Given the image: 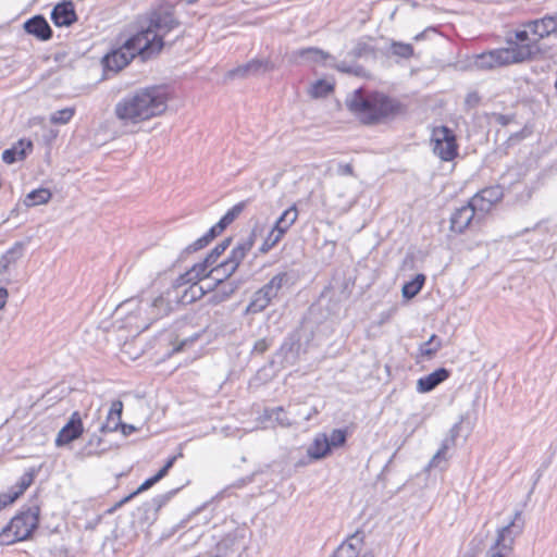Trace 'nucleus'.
I'll return each mask as SVG.
<instances>
[{
    "label": "nucleus",
    "mask_w": 557,
    "mask_h": 557,
    "mask_svg": "<svg viewBox=\"0 0 557 557\" xmlns=\"http://www.w3.org/2000/svg\"><path fill=\"white\" fill-rule=\"evenodd\" d=\"M164 86L140 88L124 96L114 107L115 116L124 124H137L162 114L168 108Z\"/></svg>",
    "instance_id": "f257e3e1"
},
{
    "label": "nucleus",
    "mask_w": 557,
    "mask_h": 557,
    "mask_svg": "<svg viewBox=\"0 0 557 557\" xmlns=\"http://www.w3.org/2000/svg\"><path fill=\"white\" fill-rule=\"evenodd\" d=\"M348 110L364 125H377L394 119L404 107L397 100L380 91L356 89L346 99Z\"/></svg>",
    "instance_id": "f03ea898"
},
{
    "label": "nucleus",
    "mask_w": 557,
    "mask_h": 557,
    "mask_svg": "<svg viewBox=\"0 0 557 557\" xmlns=\"http://www.w3.org/2000/svg\"><path fill=\"white\" fill-rule=\"evenodd\" d=\"M180 26L175 17L174 9L170 5H161L152 10L143 21L140 28L134 37L140 38V45L145 46L150 57L159 54L164 47V37Z\"/></svg>",
    "instance_id": "7ed1b4c3"
},
{
    "label": "nucleus",
    "mask_w": 557,
    "mask_h": 557,
    "mask_svg": "<svg viewBox=\"0 0 557 557\" xmlns=\"http://www.w3.org/2000/svg\"><path fill=\"white\" fill-rule=\"evenodd\" d=\"M40 506L37 498L32 499L27 506L10 520L0 532V544L11 545L16 542L26 541L39 525Z\"/></svg>",
    "instance_id": "20e7f679"
},
{
    "label": "nucleus",
    "mask_w": 557,
    "mask_h": 557,
    "mask_svg": "<svg viewBox=\"0 0 557 557\" xmlns=\"http://www.w3.org/2000/svg\"><path fill=\"white\" fill-rule=\"evenodd\" d=\"M140 40L138 37L131 36L120 49L107 53L101 61L104 72L115 74L135 57H139L141 61L151 59L146 48L148 42L145 41V46H141Z\"/></svg>",
    "instance_id": "39448f33"
},
{
    "label": "nucleus",
    "mask_w": 557,
    "mask_h": 557,
    "mask_svg": "<svg viewBox=\"0 0 557 557\" xmlns=\"http://www.w3.org/2000/svg\"><path fill=\"white\" fill-rule=\"evenodd\" d=\"M248 203V200L240 201L233 206L226 213L211 226L208 232L199 237L197 240L188 245L180 255L178 261H183L189 253L196 252L206 248L213 239H215L222 232L226 230L244 211Z\"/></svg>",
    "instance_id": "423d86ee"
},
{
    "label": "nucleus",
    "mask_w": 557,
    "mask_h": 557,
    "mask_svg": "<svg viewBox=\"0 0 557 557\" xmlns=\"http://www.w3.org/2000/svg\"><path fill=\"white\" fill-rule=\"evenodd\" d=\"M507 44V49L511 52L510 55L515 57L516 63L532 60L541 53L539 40L535 36H532L528 23L524 24L523 29L516 30L515 39L508 38Z\"/></svg>",
    "instance_id": "0eeeda50"
},
{
    "label": "nucleus",
    "mask_w": 557,
    "mask_h": 557,
    "mask_svg": "<svg viewBox=\"0 0 557 557\" xmlns=\"http://www.w3.org/2000/svg\"><path fill=\"white\" fill-rule=\"evenodd\" d=\"M431 145L435 156L442 161H451L458 156L456 134L448 126L434 127L431 135Z\"/></svg>",
    "instance_id": "6e6552de"
},
{
    "label": "nucleus",
    "mask_w": 557,
    "mask_h": 557,
    "mask_svg": "<svg viewBox=\"0 0 557 557\" xmlns=\"http://www.w3.org/2000/svg\"><path fill=\"white\" fill-rule=\"evenodd\" d=\"M522 528V515L517 511L513 520L498 531L495 545L488 552L490 557H507L506 554L511 550L515 536L521 533Z\"/></svg>",
    "instance_id": "1a4fd4ad"
},
{
    "label": "nucleus",
    "mask_w": 557,
    "mask_h": 557,
    "mask_svg": "<svg viewBox=\"0 0 557 557\" xmlns=\"http://www.w3.org/2000/svg\"><path fill=\"white\" fill-rule=\"evenodd\" d=\"M301 343L299 335L297 333H292L284 338L281 347L270 361V364H278L282 368L292 367L298 361Z\"/></svg>",
    "instance_id": "9d476101"
},
{
    "label": "nucleus",
    "mask_w": 557,
    "mask_h": 557,
    "mask_svg": "<svg viewBox=\"0 0 557 557\" xmlns=\"http://www.w3.org/2000/svg\"><path fill=\"white\" fill-rule=\"evenodd\" d=\"M173 304H175L173 297H169L168 292L156 297L151 304L147 305V309H145L146 318L141 323L135 325L136 329L147 330L154 321L168 315L173 310Z\"/></svg>",
    "instance_id": "9b49d317"
},
{
    "label": "nucleus",
    "mask_w": 557,
    "mask_h": 557,
    "mask_svg": "<svg viewBox=\"0 0 557 557\" xmlns=\"http://www.w3.org/2000/svg\"><path fill=\"white\" fill-rule=\"evenodd\" d=\"M274 69V64L269 59H252L249 62L238 65L226 73L230 79L247 78L259 76Z\"/></svg>",
    "instance_id": "f8f14e48"
},
{
    "label": "nucleus",
    "mask_w": 557,
    "mask_h": 557,
    "mask_svg": "<svg viewBox=\"0 0 557 557\" xmlns=\"http://www.w3.org/2000/svg\"><path fill=\"white\" fill-rule=\"evenodd\" d=\"M507 48L494 49L476 57L475 65L482 70H491L497 66L509 65L515 62V57Z\"/></svg>",
    "instance_id": "ddd939ff"
},
{
    "label": "nucleus",
    "mask_w": 557,
    "mask_h": 557,
    "mask_svg": "<svg viewBox=\"0 0 557 557\" xmlns=\"http://www.w3.org/2000/svg\"><path fill=\"white\" fill-rule=\"evenodd\" d=\"M257 240V232L252 230L246 237H242L232 248L228 257L225 259L233 270L237 271L240 263L253 248Z\"/></svg>",
    "instance_id": "4468645a"
},
{
    "label": "nucleus",
    "mask_w": 557,
    "mask_h": 557,
    "mask_svg": "<svg viewBox=\"0 0 557 557\" xmlns=\"http://www.w3.org/2000/svg\"><path fill=\"white\" fill-rule=\"evenodd\" d=\"M83 432L84 426L82 417L78 411H74L71 414L67 423L59 431L55 438V445L58 447L69 445L70 443L81 437Z\"/></svg>",
    "instance_id": "2eb2a0df"
},
{
    "label": "nucleus",
    "mask_w": 557,
    "mask_h": 557,
    "mask_svg": "<svg viewBox=\"0 0 557 557\" xmlns=\"http://www.w3.org/2000/svg\"><path fill=\"white\" fill-rule=\"evenodd\" d=\"M480 223L473 208L468 203L456 209L450 216V230L456 233H463L468 227Z\"/></svg>",
    "instance_id": "dca6fc26"
},
{
    "label": "nucleus",
    "mask_w": 557,
    "mask_h": 557,
    "mask_svg": "<svg viewBox=\"0 0 557 557\" xmlns=\"http://www.w3.org/2000/svg\"><path fill=\"white\" fill-rule=\"evenodd\" d=\"M35 471L25 472L8 492L0 493V510L12 505L33 484Z\"/></svg>",
    "instance_id": "f3484780"
},
{
    "label": "nucleus",
    "mask_w": 557,
    "mask_h": 557,
    "mask_svg": "<svg viewBox=\"0 0 557 557\" xmlns=\"http://www.w3.org/2000/svg\"><path fill=\"white\" fill-rule=\"evenodd\" d=\"M51 21L58 27H69L77 21L75 7L71 0H63L51 11Z\"/></svg>",
    "instance_id": "a211bd4d"
},
{
    "label": "nucleus",
    "mask_w": 557,
    "mask_h": 557,
    "mask_svg": "<svg viewBox=\"0 0 557 557\" xmlns=\"http://www.w3.org/2000/svg\"><path fill=\"white\" fill-rule=\"evenodd\" d=\"M23 28L28 35L34 36L40 41H47L51 39L53 35L51 26L41 14L34 15L26 20L23 24Z\"/></svg>",
    "instance_id": "6ab92c4d"
},
{
    "label": "nucleus",
    "mask_w": 557,
    "mask_h": 557,
    "mask_svg": "<svg viewBox=\"0 0 557 557\" xmlns=\"http://www.w3.org/2000/svg\"><path fill=\"white\" fill-rule=\"evenodd\" d=\"M532 36L537 40L548 37L557 33V13L553 15H545L542 18L528 22Z\"/></svg>",
    "instance_id": "aec40b11"
},
{
    "label": "nucleus",
    "mask_w": 557,
    "mask_h": 557,
    "mask_svg": "<svg viewBox=\"0 0 557 557\" xmlns=\"http://www.w3.org/2000/svg\"><path fill=\"white\" fill-rule=\"evenodd\" d=\"M239 281H225L222 284L215 285L214 283L213 285H208L207 290L213 292L209 301L213 305L226 301L239 288Z\"/></svg>",
    "instance_id": "412c9836"
},
{
    "label": "nucleus",
    "mask_w": 557,
    "mask_h": 557,
    "mask_svg": "<svg viewBox=\"0 0 557 557\" xmlns=\"http://www.w3.org/2000/svg\"><path fill=\"white\" fill-rule=\"evenodd\" d=\"M450 375V371L446 368H438L432 373L422 376L417 382V391L419 393H429L446 381Z\"/></svg>",
    "instance_id": "4be33fe9"
},
{
    "label": "nucleus",
    "mask_w": 557,
    "mask_h": 557,
    "mask_svg": "<svg viewBox=\"0 0 557 557\" xmlns=\"http://www.w3.org/2000/svg\"><path fill=\"white\" fill-rule=\"evenodd\" d=\"M331 454L332 450L325 433H318L307 448V457L309 458V461L322 460Z\"/></svg>",
    "instance_id": "5701e85b"
},
{
    "label": "nucleus",
    "mask_w": 557,
    "mask_h": 557,
    "mask_svg": "<svg viewBox=\"0 0 557 557\" xmlns=\"http://www.w3.org/2000/svg\"><path fill=\"white\" fill-rule=\"evenodd\" d=\"M206 294L205 288L199 285V282H193L187 287L182 289L181 293L172 295L173 300L177 305H190L196 300L200 299Z\"/></svg>",
    "instance_id": "b1692460"
},
{
    "label": "nucleus",
    "mask_w": 557,
    "mask_h": 557,
    "mask_svg": "<svg viewBox=\"0 0 557 557\" xmlns=\"http://www.w3.org/2000/svg\"><path fill=\"white\" fill-rule=\"evenodd\" d=\"M32 150L33 143L30 140L20 139L16 145L2 152V160L7 164H13L18 160L25 159Z\"/></svg>",
    "instance_id": "393cba45"
},
{
    "label": "nucleus",
    "mask_w": 557,
    "mask_h": 557,
    "mask_svg": "<svg viewBox=\"0 0 557 557\" xmlns=\"http://www.w3.org/2000/svg\"><path fill=\"white\" fill-rule=\"evenodd\" d=\"M289 412H287L284 407H274V408H265L260 416V420L265 422H275L277 425L282 428L292 426L296 423L295 420H292L288 417Z\"/></svg>",
    "instance_id": "a878e982"
},
{
    "label": "nucleus",
    "mask_w": 557,
    "mask_h": 557,
    "mask_svg": "<svg viewBox=\"0 0 557 557\" xmlns=\"http://www.w3.org/2000/svg\"><path fill=\"white\" fill-rule=\"evenodd\" d=\"M288 280L289 275L287 272H280L263 285L261 289L273 300L278 296L280 290L287 284Z\"/></svg>",
    "instance_id": "bb28decb"
},
{
    "label": "nucleus",
    "mask_w": 557,
    "mask_h": 557,
    "mask_svg": "<svg viewBox=\"0 0 557 557\" xmlns=\"http://www.w3.org/2000/svg\"><path fill=\"white\" fill-rule=\"evenodd\" d=\"M24 253V244L22 242L15 243L1 258H0V272L9 270L10 265L15 263Z\"/></svg>",
    "instance_id": "cd10ccee"
},
{
    "label": "nucleus",
    "mask_w": 557,
    "mask_h": 557,
    "mask_svg": "<svg viewBox=\"0 0 557 557\" xmlns=\"http://www.w3.org/2000/svg\"><path fill=\"white\" fill-rule=\"evenodd\" d=\"M271 298L263 292V289L259 288L253 293L252 298L246 308V313H260L271 304Z\"/></svg>",
    "instance_id": "c85d7f7f"
},
{
    "label": "nucleus",
    "mask_w": 557,
    "mask_h": 557,
    "mask_svg": "<svg viewBox=\"0 0 557 557\" xmlns=\"http://www.w3.org/2000/svg\"><path fill=\"white\" fill-rule=\"evenodd\" d=\"M471 208H473V212L478 216V221H481L485 218V215L491 211L493 205L487 202V199L478 191L468 202Z\"/></svg>",
    "instance_id": "c756f323"
},
{
    "label": "nucleus",
    "mask_w": 557,
    "mask_h": 557,
    "mask_svg": "<svg viewBox=\"0 0 557 557\" xmlns=\"http://www.w3.org/2000/svg\"><path fill=\"white\" fill-rule=\"evenodd\" d=\"M236 271L232 269L224 260L210 269V280H212L215 285L222 284L227 281Z\"/></svg>",
    "instance_id": "7c9ffc66"
},
{
    "label": "nucleus",
    "mask_w": 557,
    "mask_h": 557,
    "mask_svg": "<svg viewBox=\"0 0 557 557\" xmlns=\"http://www.w3.org/2000/svg\"><path fill=\"white\" fill-rule=\"evenodd\" d=\"M424 274H417L411 281L406 282L403 286V297L405 299H412L416 297L424 286L425 283Z\"/></svg>",
    "instance_id": "2f4dec72"
},
{
    "label": "nucleus",
    "mask_w": 557,
    "mask_h": 557,
    "mask_svg": "<svg viewBox=\"0 0 557 557\" xmlns=\"http://www.w3.org/2000/svg\"><path fill=\"white\" fill-rule=\"evenodd\" d=\"M51 191L47 188H38L27 194L24 203L27 207H34L47 203L51 198Z\"/></svg>",
    "instance_id": "473e14b6"
},
{
    "label": "nucleus",
    "mask_w": 557,
    "mask_h": 557,
    "mask_svg": "<svg viewBox=\"0 0 557 557\" xmlns=\"http://www.w3.org/2000/svg\"><path fill=\"white\" fill-rule=\"evenodd\" d=\"M298 54L300 58L308 60V61H313V62H321V61H326V60L334 61L335 60V58L332 57L330 53H327L319 48H314V47L301 49L298 52Z\"/></svg>",
    "instance_id": "72a5a7b5"
},
{
    "label": "nucleus",
    "mask_w": 557,
    "mask_h": 557,
    "mask_svg": "<svg viewBox=\"0 0 557 557\" xmlns=\"http://www.w3.org/2000/svg\"><path fill=\"white\" fill-rule=\"evenodd\" d=\"M329 65L332 67H335L337 71H339L342 73L351 74V75H355L358 77H362L366 75L364 67L357 63L348 64L346 61H342V62L337 63L336 60H334V61H331L329 63Z\"/></svg>",
    "instance_id": "f704fd0d"
},
{
    "label": "nucleus",
    "mask_w": 557,
    "mask_h": 557,
    "mask_svg": "<svg viewBox=\"0 0 557 557\" xmlns=\"http://www.w3.org/2000/svg\"><path fill=\"white\" fill-rule=\"evenodd\" d=\"M442 347L441 339L433 334L429 341L422 343L419 347L420 355L431 359Z\"/></svg>",
    "instance_id": "c9c22d12"
},
{
    "label": "nucleus",
    "mask_w": 557,
    "mask_h": 557,
    "mask_svg": "<svg viewBox=\"0 0 557 557\" xmlns=\"http://www.w3.org/2000/svg\"><path fill=\"white\" fill-rule=\"evenodd\" d=\"M193 282H196V278L193 277V274L188 270L175 278V281L172 284V287L168 289V296L172 297V295L181 293L182 289L187 287Z\"/></svg>",
    "instance_id": "e433bc0d"
},
{
    "label": "nucleus",
    "mask_w": 557,
    "mask_h": 557,
    "mask_svg": "<svg viewBox=\"0 0 557 557\" xmlns=\"http://www.w3.org/2000/svg\"><path fill=\"white\" fill-rule=\"evenodd\" d=\"M211 268H213V265L205 258L201 262L194 264L189 271L193 274V277L200 282L203 278H210Z\"/></svg>",
    "instance_id": "4c0bfd02"
},
{
    "label": "nucleus",
    "mask_w": 557,
    "mask_h": 557,
    "mask_svg": "<svg viewBox=\"0 0 557 557\" xmlns=\"http://www.w3.org/2000/svg\"><path fill=\"white\" fill-rule=\"evenodd\" d=\"M121 430L124 436H128L133 434L136 431V428L133 424H127L121 421H116L113 425H110L109 423H102L99 426L100 433H108V432H115L117 430Z\"/></svg>",
    "instance_id": "58836bf2"
},
{
    "label": "nucleus",
    "mask_w": 557,
    "mask_h": 557,
    "mask_svg": "<svg viewBox=\"0 0 557 557\" xmlns=\"http://www.w3.org/2000/svg\"><path fill=\"white\" fill-rule=\"evenodd\" d=\"M413 47L410 44L393 40L391 44V53L401 59H410L413 55Z\"/></svg>",
    "instance_id": "ea45409f"
},
{
    "label": "nucleus",
    "mask_w": 557,
    "mask_h": 557,
    "mask_svg": "<svg viewBox=\"0 0 557 557\" xmlns=\"http://www.w3.org/2000/svg\"><path fill=\"white\" fill-rule=\"evenodd\" d=\"M363 541H364V533L360 530H357L354 534H351L350 536H348L346 539V541H344L339 546H350V549L352 552V556L354 557H357L358 556V552L361 547V545L363 544Z\"/></svg>",
    "instance_id": "a19ab883"
},
{
    "label": "nucleus",
    "mask_w": 557,
    "mask_h": 557,
    "mask_svg": "<svg viewBox=\"0 0 557 557\" xmlns=\"http://www.w3.org/2000/svg\"><path fill=\"white\" fill-rule=\"evenodd\" d=\"M334 89V84L326 79H318L311 88V96L313 98L326 97Z\"/></svg>",
    "instance_id": "79ce46f5"
},
{
    "label": "nucleus",
    "mask_w": 557,
    "mask_h": 557,
    "mask_svg": "<svg viewBox=\"0 0 557 557\" xmlns=\"http://www.w3.org/2000/svg\"><path fill=\"white\" fill-rule=\"evenodd\" d=\"M74 114H75L74 108H71V107L64 108V109L53 112L50 115V122L52 124H57V125H64V124H67L72 120Z\"/></svg>",
    "instance_id": "37998d69"
},
{
    "label": "nucleus",
    "mask_w": 557,
    "mask_h": 557,
    "mask_svg": "<svg viewBox=\"0 0 557 557\" xmlns=\"http://www.w3.org/2000/svg\"><path fill=\"white\" fill-rule=\"evenodd\" d=\"M159 480H157V478L154 475L148 478L147 480H145L138 487L136 491H134L133 493L128 494L127 496H125L124 498H122L117 504H116V507H121L123 506L124 504L128 503L131 499H133L136 495L149 490L150 487H152L156 483H158Z\"/></svg>",
    "instance_id": "c03bdc74"
},
{
    "label": "nucleus",
    "mask_w": 557,
    "mask_h": 557,
    "mask_svg": "<svg viewBox=\"0 0 557 557\" xmlns=\"http://www.w3.org/2000/svg\"><path fill=\"white\" fill-rule=\"evenodd\" d=\"M159 480H157V478L154 475L148 478L147 480H145L138 487L136 491H134L133 493L128 494L127 496H125L124 498H122L117 504H116V507H121L123 506L124 504L128 503L131 499H133L136 495L149 490L150 487H152L156 483H158Z\"/></svg>",
    "instance_id": "a18cd8bd"
},
{
    "label": "nucleus",
    "mask_w": 557,
    "mask_h": 557,
    "mask_svg": "<svg viewBox=\"0 0 557 557\" xmlns=\"http://www.w3.org/2000/svg\"><path fill=\"white\" fill-rule=\"evenodd\" d=\"M480 193L487 199V202L493 206L504 197V189L500 185L485 187L481 189Z\"/></svg>",
    "instance_id": "49530a36"
},
{
    "label": "nucleus",
    "mask_w": 557,
    "mask_h": 557,
    "mask_svg": "<svg viewBox=\"0 0 557 557\" xmlns=\"http://www.w3.org/2000/svg\"><path fill=\"white\" fill-rule=\"evenodd\" d=\"M327 442L331 450L333 448L342 447L347 442V431L345 429H334L331 434L327 435Z\"/></svg>",
    "instance_id": "de8ad7c7"
},
{
    "label": "nucleus",
    "mask_w": 557,
    "mask_h": 557,
    "mask_svg": "<svg viewBox=\"0 0 557 557\" xmlns=\"http://www.w3.org/2000/svg\"><path fill=\"white\" fill-rule=\"evenodd\" d=\"M282 233L274 231L271 228L263 243L259 247L260 253L269 252L273 247H275L282 239Z\"/></svg>",
    "instance_id": "09e8293b"
},
{
    "label": "nucleus",
    "mask_w": 557,
    "mask_h": 557,
    "mask_svg": "<svg viewBox=\"0 0 557 557\" xmlns=\"http://www.w3.org/2000/svg\"><path fill=\"white\" fill-rule=\"evenodd\" d=\"M374 48L366 41H358L355 48L348 53L354 59H360L368 55H374Z\"/></svg>",
    "instance_id": "8fccbe9b"
},
{
    "label": "nucleus",
    "mask_w": 557,
    "mask_h": 557,
    "mask_svg": "<svg viewBox=\"0 0 557 557\" xmlns=\"http://www.w3.org/2000/svg\"><path fill=\"white\" fill-rule=\"evenodd\" d=\"M123 412V403L121 400H114L111 404L109 409L107 421L104 423H109L113 425L116 421H121Z\"/></svg>",
    "instance_id": "3c124183"
},
{
    "label": "nucleus",
    "mask_w": 557,
    "mask_h": 557,
    "mask_svg": "<svg viewBox=\"0 0 557 557\" xmlns=\"http://www.w3.org/2000/svg\"><path fill=\"white\" fill-rule=\"evenodd\" d=\"M102 445V438L97 435L92 434L89 438V441L86 443L84 447V453L88 456L99 454L100 451L104 450V448L101 447Z\"/></svg>",
    "instance_id": "603ef678"
},
{
    "label": "nucleus",
    "mask_w": 557,
    "mask_h": 557,
    "mask_svg": "<svg viewBox=\"0 0 557 557\" xmlns=\"http://www.w3.org/2000/svg\"><path fill=\"white\" fill-rule=\"evenodd\" d=\"M178 490L180 488L172 490L168 493L156 496L147 504V506L149 508L153 507L156 511L160 510L177 493Z\"/></svg>",
    "instance_id": "864d4df0"
},
{
    "label": "nucleus",
    "mask_w": 557,
    "mask_h": 557,
    "mask_svg": "<svg viewBox=\"0 0 557 557\" xmlns=\"http://www.w3.org/2000/svg\"><path fill=\"white\" fill-rule=\"evenodd\" d=\"M273 345V339L272 338H267V337H263V338H260L258 339L252 349H251V355L255 356H261L263 355L271 346Z\"/></svg>",
    "instance_id": "5fc2aeb1"
},
{
    "label": "nucleus",
    "mask_w": 557,
    "mask_h": 557,
    "mask_svg": "<svg viewBox=\"0 0 557 557\" xmlns=\"http://www.w3.org/2000/svg\"><path fill=\"white\" fill-rule=\"evenodd\" d=\"M182 456L183 454L180 453L177 456L170 457L164 463V466L154 474L157 480H162L169 473L170 469L174 466L176 459Z\"/></svg>",
    "instance_id": "6e6d98bb"
},
{
    "label": "nucleus",
    "mask_w": 557,
    "mask_h": 557,
    "mask_svg": "<svg viewBox=\"0 0 557 557\" xmlns=\"http://www.w3.org/2000/svg\"><path fill=\"white\" fill-rule=\"evenodd\" d=\"M281 216L292 226L298 218V210L296 205L290 206L288 209L283 211Z\"/></svg>",
    "instance_id": "4d7b16f0"
},
{
    "label": "nucleus",
    "mask_w": 557,
    "mask_h": 557,
    "mask_svg": "<svg viewBox=\"0 0 557 557\" xmlns=\"http://www.w3.org/2000/svg\"><path fill=\"white\" fill-rule=\"evenodd\" d=\"M272 228L276 232L282 233V237H284V235L290 228V225L280 215Z\"/></svg>",
    "instance_id": "13d9d810"
},
{
    "label": "nucleus",
    "mask_w": 557,
    "mask_h": 557,
    "mask_svg": "<svg viewBox=\"0 0 557 557\" xmlns=\"http://www.w3.org/2000/svg\"><path fill=\"white\" fill-rule=\"evenodd\" d=\"M446 460V455L443 454V451L437 450V453L433 456V458L430 460L428 468H441V463Z\"/></svg>",
    "instance_id": "bf43d9fd"
},
{
    "label": "nucleus",
    "mask_w": 557,
    "mask_h": 557,
    "mask_svg": "<svg viewBox=\"0 0 557 557\" xmlns=\"http://www.w3.org/2000/svg\"><path fill=\"white\" fill-rule=\"evenodd\" d=\"M224 252L221 250V248L216 245L206 257V259L209 260V262L212 265L218 264V259L223 255Z\"/></svg>",
    "instance_id": "052dcab7"
},
{
    "label": "nucleus",
    "mask_w": 557,
    "mask_h": 557,
    "mask_svg": "<svg viewBox=\"0 0 557 557\" xmlns=\"http://www.w3.org/2000/svg\"><path fill=\"white\" fill-rule=\"evenodd\" d=\"M431 34L432 35H436L437 34V30H436L435 27H428V28H425L423 32H421L418 35H416L413 39L416 41H420V40L429 38Z\"/></svg>",
    "instance_id": "680f3d73"
},
{
    "label": "nucleus",
    "mask_w": 557,
    "mask_h": 557,
    "mask_svg": "<svg viewBox=\"0 0 557 557\" xmlns=\"http://www.w3.org/2000/svg\"><path fill=\"white\" fill-rule=\"evenodd\" d=\"M481 98L478 92H469L466 97V104L469 107H475L479 104Z\"/></svg>",
    "instance_id": "e2e57ef3"
},
{
    "label": "nucleus",
    "mask_w": 557,
    "mask_h": 557,
    "mask_svg": "<svg viewBox=\"0 0 557 557\" xmlns=\"http://www.w3.org/2000/svg\"><path fill=\"white\" fill-rule=\"evenodd\" d=\"M337 173L339 175H352L354 174V169H352V165L349 164V163H346V164H339L338 165V170H337Z\"/></svg>",
    "instance_id": "0e129e2a"
},
{
    "label": "nucleus",
    "mask_w": 557,
    "mask_h": 557,
    "mask_svg": "<svg viewBox=\"0 0 557 557\" xmlns=\"http://www.w3.org/2000/svg\"><path fill=\"white\" fill-rule=\"evenodd\" d=\"M455 445V441L454 438H449V437H446L443 443H442V446L441 448L438 449L440 451H443L444 455H446L447 450Z\"/></svg>",
    "instance_id": "69168bd1"
},
{
    "label": "nucleus",
    "mask_w": 557,
    "mask_h": 557,
    "mask_svg": "<svg viewBox=\"0 0 557 557\" xmlns=\"http://www.w3.org/2000/svg\"><path fill=\"white\" fill-rule=\"evenodd\" d=\"M8 296L9 294L7 288L0 287V309H2L5 306Z\"/></svg>",
    "instance_id": "338daca9"
},
{
    "label": "nucleus",
    "mask_w": 557,
    "mask_h": 557,
    "mask_svg": "<svg viewBox=\"0 0 557 557\" xmlns=\"http://www.w3.org/2000/svg\"><path fill=\"white\" fill-rule=\"evenodd\" d=\"M459 430H460V424L459 423H456L453 425V428L450 429L449 431V438H454V441L456 442V438L459 434Z\"/></svg>",
    "instance_id": "774afa93"
}]
</instances>
